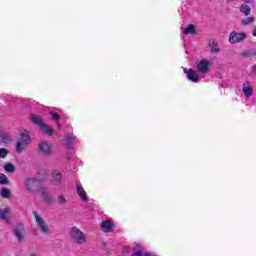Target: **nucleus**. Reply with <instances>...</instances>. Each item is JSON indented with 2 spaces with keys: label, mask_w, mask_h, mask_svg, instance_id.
I'll return each instance as SVG.
<instances>
[{
  "label": "nucleus",
  "mask_w": 256,
  "mask_h": 256,
  "mask_svg": "<svg viewBox=\"0 0 256 256\" xmlns=\"http://www.w3.org/2000/svg\"><path fill=\"white\" fill-rule=\"evenodd\" d=\"M68 235L71 241L77 245H85V243H87V236L77 227L70 228Z\"/></svg>",
  "instance_id": "obj_1"
},
{
  "label": "nucleus",
  "mask_w": 256,
  "mask_h": 256,
  "mask_svg": "<svg viewBox=\"0 0 256 256\" xmlns=\"http://www.w3.org/2000/svg\"><path fill=\"white\" fill-rule=\"evenodd\" d=\"M12 233L17 239V243H27V231L25 230V224L16 223L12 227Z\"/></svg>",
  "instance_id": "obj_2"
},
{
  "label": "nucleus",
  "mask_w": 256,
  "mask_h": 256,
  "mask_svg": "<svg viewBox=\"0 0 256 256\" xmlns=\"http://www.w3.org/2000/svg\"><path fill=\"white\" fill-rule=\"evenodd\" d=\"M31 144V136L24 130L20 134V139L16 142V153H23L27 149V145Z\"/></svg>",
  "instance_id": "obj_3"
},
{
  "label": "nucleus",
  "mask_w": 256,
  "mask_h": 256,
  "mask_svg": "<svg viewBox=\"0 0 256 256\" xmlns=\"http://www.w3.org/2000/svg\"><path fill=\"white\" fill-rule=\"evenodd\" d=\"M33 215L35 218L36 226L41 231V233H43V235H50L51 229L49 228L47 221H45V219H43V217H41L37 211H34Z\"/></svg>",
  "instance_id": "obj_4"
},
{
  "label": "nucleus",
  "mask_w": 256,
  "mask_h": 256,
  "mask_svg": "<svg viewBox=\"0 0 256 256\" xmlns=\"http://www.w3.org/2000/svg\"><path fill=\"white\" fill-rule=\"evenodd\" d=\"M37 147L40 155H44L45 157H50V155H53V147L47 141L39 142Z\"/></svg>",
  "instance_id": "obj_5"
},
{
  "label": "nucleus",
  "mask_w": 256,
  "mask_h": 256,
  "mask_svg": "<svg viewBox=\"0 0 256 256\" xmlns=\"http://www.w3.org/2000/svg\"><path fill=\"white\" fill-rule=\"evenodd\" d=\"M247 39V34L245 32L237 33L236 31H232L229 35L228 41L232 45L236 43H243Z\"/></svg>",
  "instance_id": "obj_6"
},
{
  "label": "nucleus",
  "mask_w": 256,
  "mask_h": 256,
  "mask_svg": "<svg viewBox=\"0 0 256 256\" xmlns=\"http://www.w3.org/2000/svg\"><path fill=\"white\" fill-rule=\"evenodd\" d=\"M24 186L26 191H29V193L41 191V188L39 187V181H37L35 178H27L24 182Z\"/></svg>",
  "instance_id": "obj_7"
},
{
  "label": "nucleus",
  "mask_w": 256,
  "mask_h": 256,
  "mask_svg": "<svg viewBox=\"0 0 256 256\" xmlns=\"http://www.w3.org/2000/svg\"><path fill=\"white\" fill-rule=\"evenodd\" d=\"M183 73H185V75H187V79L189 81H192V83H199V74H197V72H195V70L185 68L183 70Z\"/></svg>",
  "instance_id": "obj_8"
},
{
  "label": "nucleus",
  "mask_w": 256,
  "mask_h": 256,
  "mask_svg": "<svg viewBox=\"0 0 256 256\" xmlns=\"http://www.w3.org/2000/svg\"><path fill=\"white\" fill-rule=\"evenodd\" d=\"M40 192H41V197L43 201H45V203H47L48 205H53L55 200H53V196L49 194V190L43 187V188H40Z\"/></svg>",
  "instance_id": "obj_9"
},
{
  "label": "nucleus",
  "mask_w": 256,
  "mask_h": 256,
  "mask_svg": "<svg viewBox=\"0 0 256 256\" xmlns=\"http://www.w3.org/2000/svg\"><path fill=\"white\" fill-rule=\"evenodd\" d=\"M100 227L103 233H113V231H115V224L110 220L103 221Z\"/></svg>",
  "instance_id": "obj_10"
},
{
  "label": "nucleus",
  "mask_w": 256,
  "mask_h": 256,
  "mask_svg": "<svg viewBox=\"0 0 256 256\" xmlns=\"http://www.w3.org/2000/svg\"><path fill=\"white\" fill-rule=\"evenodd\" d=\"M209 67H211L209 60H201L196 66V69L199 73H209Z\"/></svg>",
  "instance_id": "obj_11"
},
{
  "label": "nucleus",
  "mask_w": 256,
  "mask_h": 256,
  "mask_svg": "<svg viewBox=\"0 0 256 256\" xmlns=\"http://www.w3.org/2000/svg\"><path fill=\"white\" fill-rule=\"evenodd\" d=\"M63 181V176L61 175V172L59 170H55L52 172V185L55 187H58V185L61 184Z\"/></svg>",
  "instance_id": "obj_12"
},
{
  "label": "nucleus",
  "mask_w": 256,
  "mask_h": 256,
  "mask_svg": "<svg viewBox=\"0 0 256 256\" xmlns=\"http://www.w3.org/2000/svg\"><path fill=\"white\" fill-rule=\"evenodd\" d=\"M8 215H11V208L0 209V219L6 223H11L12 218H9Z\"/></svg>",
  "instance_id": "obj_13"
},
{
  "label": "nucleus",
  "mask_w": 256,
  "mask_h": 256,
  "mask_svg": "<svg viewBox=\"0 0 256 256\" xmlns=\"http://www.w3.org/2000/svg\"><path fill=\"white\" fill-rule=\"evenodd\" d=\"M208 47H210V53L212 55H219V51H221V48H219V43H217L215 40H209L208 41Z\"/></svg>",
  "instance_id": "obj_14"
},
{
  "label": "nucleus",
  "mask_w": 256,
  "mask_h": 256,
  "mask_svg": "<svg viewBox=\"0 0 256 256\" xmlns=\"http://www.w3.org/2000/svg\"><path fill=\"white\" fill-rule=\"evenodd\" d=\"M242 91L245 97H251L253 95V88L251 87V83H249V81L243 83Z\"/></svg>",
  "instance_id": "obj_15"
},
{
  "label": "nucleus",
  "mask_w": 256,
  "mask_h": 256,
  "mask_svg": "<svg viewBox=\"0 0 256 256\" xmlns=\"http://www.w3.org/2000/svg\"><path fill=\"white\" fill-rule=\"evenodd\" d=\"M31 122L40 128L45 124V122H43V118L37 114H31Z\"/></svg>",
  "instance_id": "obj_16"
},
{
  "label": "nucleus",
  "mask_w": 256,
  "mask_h": 256,
  "mask_svg": "<svg viewBox=\"0 0 256 256\" xmlns=\"http://www.w3.org/2000/svg\"><path fill=\"white\" fill-rule=\"evenodd\" d=\"M76 191L79 197L82 199V201H84L85 203L89 201V198H87V192H85V189H83V186L78 185L76 188Z\"/></svg>",
  "instance_id": "obj_17"
},
{
  "label": "nucleus",
  "mask_w": 256,
  "mask_h": 256,
  "mask_svg": "<svg viewBox=\"0 0 256 256\" xmlns=\"http://www.w3.org/2000/svg\"><path fill=\"white\" fill-rule=\"evenodd\" d=\"M240 57H243L244 59H251L253 57H256V50L255 49L244 50L240 54Z\"/></svg>",
  "instance_id": "obj_18"
},
{
  "label": "nucleus",
  "mask_w": 256,
  "mask_h": 256,
  "mask_svg": "<svg viewBox=\"0 0 256 256\" xmlns=\"http://www.w3.org/2000/svg\"><path fill=\"white\" fill-rule=\"evenodd\" d=\"M240 13H243L245 17H248V15H251V8L247 4H241L239 7Z\"/></svg>",
  "instance_id": "obj_19"
},
{
  "label": "nucleus",
  "mask_w": 256,
  "mask_h": 256,
  "mask_svg": "<svg viewBox=\"0 0 256 256\" xmlns=\"http://www.w3.org/2000/svg\"><path fill=\"white\" fill-rule=\"evenodd\" d=\"M195 25L190 24L188 27H186L183 31L184 35H195Z\"/></svg>",
  "instance_id": "obj_20"
},
{
  "label": "nucleus",
  "mask_w": 256,
  "mask_h": 256,
  "mask_svg": "<svg viewBox=\"0 0 256 256\" xmlns=\"http://www.w3.org/2000/svg\"><path fill=\"white\" fill-rule=\"evenodd\" d=\"M0 196L3 198V199H9L11 197V190L10 189H7V188H2L0 190Z\"/></svg>",
  "instance_id": "obj_21"
},
{
  "label": "nucleus",
  "mask_w": 256,
  "mask_h": 256,
  "mask_svg": "<svg viewBox=\"0 0 256 256\" xmlns=\"http://www.w3.org/2000/svg\"><path fill=\"white\" fill-rule=\"evenodd\" d=\"M255 23V17H247L241 20V25L244 27L247 25H253Z\"/></svg>",
  "instance_id": "obj_22"
},
{
  "label": "nucleus",
  "mask_w": 256,
  "mask_h": 256,
  "mask_svg": "<svg viewBox=\"0 0 256 256\" xmlns=\"http://www.w3.org/2000/svg\"><path fill=\"white\" fill-rule=\"evenodd\" d=\"M41 131H44L46 135H53V129H51V126L44 123V125L40 126Z\"/></svg>",
  "instance_id": "obj_23"
},
{
  "label": "nucleus",
  "mask_w": 256,
  "mask_h": 256,
  "mask_svg": "<svg viewBox=\"0 0 256 256\" xmlns=\"http://www.w3.org/2000/svg\"><path fill=\"white\" fill-rule=\"evenodd\" d=\"M65 139H66L68 149H73V143L75 141V138L71 135H67Z\"/></svg>",
  "instance_id": "obj_24"
},
{
  "label": "nucleus",
  "mask_w": 256,
  "mask_h": 256,
  "mask_svg": "<svg viewBox=\"0 0 256 256\" xmlns=\"http://www.w3.org/2000/svg\"><path fill=\"white\" fill-rule=\"evenodd\" d=\"M4 170L7 173H15V165L11 164V163H6L4 165Z\"/></svg>",
  "instance_id": "obj_25"
},
{
  "label": "nucleus",
  "mask_w": 256,
  "mask_h": 256,
  "mask_svg": "<svg viewBox=\"0 0 256 256\" xmlns=\"http://www.w3.org/2000/svg\"><path fill=\"white\" fill-rule=\"evenodd\" d=\"M0 142L1 143H11V137L8 134H0Z\"/></svg>",
  "instance_id": "obj_26"
},
{
  "label": "nucleus",
  "mask_w": 256,
  "mask_h": 256,
  "mask_svg": "<svg viewBox=\"0 0 256 256\" xmlns=\"http://www.w3.org/2000/svg\"><path fill=\"white\" fill-rule=\"evenodd\" d=\"M0 185H9V178L3 173H0Z\"/></svg>",
  "instance_id": "obj_27"
},
{
  "label": "nucleus",
  "mask_w": 256,
  "mask_h": 256,
  "mask_svg": "<svg viewBox=\"0 0 256 256\" xmlns=\"http://www.w3.org/2000/svg\"><path fill=\"white\" fill-rule=\"evenodd\" d=\"M58 205H67V198H65V195L61 194L58 196Z\"/></svg>",
  "instance_id": "obj_28"
},
{
  "label": "nucleus",
  "mask_w": 256,
  "mask_h": 256,
  "mask_svg": "<svg viewBox=\"0 0 256 256\" xmlns=\"http://www.w3.org/2000/svg\"><path fill=\"white\" fill-rule=\"evenodd\" d=\"M9 155V150L6 148H0V159H5Z\"/></svg>",
  "instance_id": "obj_29"
},
{
  "label": "nucleus",
  "mask_w": 256,
  "mask_h": 256,
  "mask_svg": "<svg viewBox=\"0 0 256 256\" xmlns=\"http://www.w3.org/2000/svg\"><path fill=\"white\" fill-rule=\"evenodd\" d=\"M135 256H143V247L137 246L136 250L134 251Z\"/></svg>",
  "instance_id": "obj_30"
},
{
  "label": "nucleus",
  "mask_w": 256,
  "mask_h": 256,
  "mask_svg": "<svg viewBox=\"0 0 256 256\" xmlns=\"http://www.w3.org/2000/svg\"><path fill=\"white\" fill-rule=\"evenodd\" d=\"M50 115H52V119L54 121H59V119H61V116H59V114H57L55 112H50Z\"/></svg>",
  "instance_id": "obj_31"
},
{
  "label": "nucleus",
  "mask_w": 256,
  "mask_h": 256,
  "mask_svg": "<svg viewBox=\"0 0 256 256\" xmlns=\"http://www.w3.org/2000/svg\"><path fill=\"white\" fill-rule=\"evenodd\" d=\"M129 251H131V248L129 246H125L124 247V252L129 253Z\"/></svg>",
  "instance_id": "obj_32"
},
{
  "label": "nucleus",
  "mask_w": 256,
  "mask_h": 256,
  "mask_svg": "<svg viewBox=\"0 0 256 256\" xmlns=\"http://www.w3.org/2000/svg\"><path fill=\"white\" fill-rule=\"evenodd\" d=\"M244 3H255V0H242Z\"/></svg>",
  "instance_id": "obj_33"
},
{
  "label": "nucleus",
  "mask_w": 256,
  "mask_h": 256,
  "mask_svg": "<svg viewBox=\"0 0 256 256\" xmlns=\"http://www.w3.org/2000/svg\"><path fill=\"white\" fill-rule=\"evenodd\" d=\"M252 35H253V37H256V27H255L254 30L252 31Z\"/></svg>",
  "instance_id": "obj_34"
},
{
  "label": "nucleus",
  "mask_w": 256,
  "mask_h": 256,
  "mask_svg": "<svg viewBox=\"0 0 256 256\" xmlns=\"http://www.w3.org/2000/svg\"><path fill=\"white\" fill-rule=\"evenodd\" d=\"M252 70L256 73V65L253 66Z\"/></svg>",
  "instance_id": "obj_35"
}]
</instances>
